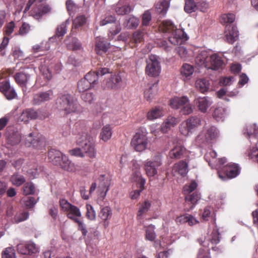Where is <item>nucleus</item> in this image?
Instances as JSON below:
<instances>
[{
	"instance_id": "nucleus-1",
	"label": "nucleus",
	"mask_w": 258,
	"mask_h": 258,
	"mask_svg": "<svg viewBox=\"0 0 258 258\" xmlns=\"http://www.w3.org/2000/svg\"><path fill=\"white\" fill-rule=\"evenodd\" d=\"M76 133L82 134L81 138L77 140V144L81 147L84 155L90 158H94L96 156V150L95 148V144L92 138L86 133V127L84 123L77 122L75 124Z\"/></svg>"
},
{
	"instance_id": "nucleus-2",
	"label": "nucleus",
	"mask_w": 258,
	"mask_h": 258,
	"mask_svg": "<svg viewBox=\"0 0 258 258\" xmlns=\"http://www.w3.org/2000/svg\"><path fill=\"white\" fill-rule=\"evenodd\" d=\"M159 29L163 33L171 34L168 40L174 45L181 44L187 40V34L182 29H177L175 25L170 21H163L159 26Z\"/></svg>"
},
{
	"instance_id": "nucleus-3",
	"label": "nucleus",
	"mask_w": 258,
	"mask_h": 258,
	"mask_svg": "<svg viewBox=\"0 0 258 258\" xmlns=\"http://www.w3.org/2000/svg\"><path fill=\"white\" fill-rule=\"evenodd\" d=\"M42 0H29L25 8L24 12L30 10L31 7L34 5L29 12L30 15L37 20L50 13L51 11L50 6L46 3H41Z\"/></svg>"
},
{
	"instance_id": "nucleus-4",
	"label": "nucleus",
	"mask_w": 258,
	"mask_h": 258,
	"mask_svg": "<svg viewBox=\"0 0 258 258\" xmlns=\"http://www.w3.org/2000/svg\"><path fill=\"white\" fill-rule=\"evenodd\" d=\"M57 103L66 115L77 113L80 110V106L78 101L69 94H60L57 98Z\"/></svg>"
},
{
	"instance_id": "nucleus-5",
	"label": "nucleus",
	"mask_w": 258,
	"mask_h": 258,
	"mask_svg": "<svg viewBox=\"0 0 258 258\" xmlns=\"http://www.w3.org/2000/svg\"><path fill=\"white\" fill-rule=\"evenodd\" d=\"M201 125V118L197 116L189 117L179 125V131L184 136L192 134Z\"/></svg>"
},
{
	"instance_id": "nucleus-6",
	"label": "nucleus",
	"mask_w": 258,
	"mask_h": 258,
	"mask_svg": "<svg viewBox=\"0 0 258 258\" xmlns=\"http://www.w3.org/2000/svg\"><path fill=\"white\" fill-rule=\"evenodd\" d=\"M59 205L61 210L65 212L67 217L74 221L78 217L82 216L80 209L76 206L70 203L67 200L62 199L59 200Z\"/></svg>"
},
{
	"instance_id": "nucleus-7",
	"label": "nucleus",
	"mask_w": 258,
	"mask_h": 258,
	"mask_svg": "<svg viewBox=\"0 0 258 258\" xmlns=\"http://www.w3.org/2000/svg\"><path fill=\"white\" fill-rule=\"evenodd\" d=\"M240 173V168L237 164L230 163L224 166L218 171L219 177L222 180L236 177Z\"/></svg>"
},
{
	"instance_id": "nucleus-8",
	"label": "nucleus",
	"mask_w": 258,
	"mask_h": 258,
	"mask_svg": "<svg viewBox=\"0 0 258 258\" xmlns=\"http://www.w3.org/2000/svg\"><path fill=\"white\" fill-rule=\"evenodd\" d=\"M148 143L146 134L143 131H139L133 136L131 145L136 151L142 152L146 149Z\"/></svg>"
},
{
	"instance_id": "nucleus-9",
	"label": "nucleus",
	"mask_w": 258,
	"mask_h": 258,
	"mask_svg": "<svg viewBox=\"0 0 258 258\" xmlns=\"http://www.w3.org/2000/svg\"><path fill=\"white\" fill-rule=\"evenodd\" d=\"M146 63V74L153 77L158 76L161 72V67L157 56L155 55H150Z\"/></svg>"
},
{
	"instance_id": "nucleus-10",
	"label": "nucleus",
	"mask_w": 258,
	"mask_h": 258,
	"mask_svg": "<svg viewBox=\"0 0 258 258\" xmlns=\"http://www.w3.org/2000/svg\"><path fill=\"white\" fill-rule=\"evenodd\" d=\"M162 165V158L160 155L154 156L153 161H147L144 164V168L147 176L153 177L157 174V168Z\"/></svg>"
},
{
	"instance_id": "nucleus-11",
	"label": "nucleus",
	"mask_w": 258,
	"mask_h": 258,
	"mask_svg": "<svg viewBox=\"0 0 258 258\" xmlns=\"http://www.w3.org/2000/svg\"><path fill=\"white\" fill-rule=\"evenodd\" d=\"M53 96L52 90L44 92H39L34 94L31 100L33 105H39L43 103L50 101Z\"/></svg>"
},
{
	"instance_id": "nucleus-12",
	"label": "nucleus",
	"mask_w": 258,
	"mask_h": 258,
	"mask_svg": "<svg viewBox=\"0 0 258 258\" xmlns=\"http://www.w3.org/2000/svg\"><path fill=\"white\" fill-rule=\"evenodd\" d=\"M202 135H199L197 137V141L204 143L216 140L219 136V131L215 126H211L205 130V139L202 140Z\"/></svg>"
},
{
	"instance_id": "nucleus-13",
	"label": "nucleus",
	"mask_w": 258,
	"mask_h": 258,
	"mask_svg": "<svg viewBox=\"0 0 258 258\" xmlns=\"http://www.w3.org/2000/svg\"><path fill=\"white\" fill-rule=\"evenodd\" d=\"M5 135L7 143L11 146L16 145L21 142V136L20 134L12 127H7Z\"/></svg>"
},
{
	"instance_id": "nucleus-14",
	"label": "nucleus",
	"mask_w": 258,
	"mask_h": 258,
	"mask_svg": "<svg viewBox=\"0 0 258 258\" xmlns=\"http://www.w3.org/2000/svg\"><path fill=\"white\" fill-rule=\"evenodd\" d=\"M239 36V31L235 26L226 25L225 30V37L227 42L233 44L237 40Z\"/></svg>"
},
{
	"instance_id": "nucleus-15",
	"label": "nucleus",
	"mask_w": 258,
	"mask_h": 258,
	"mask_svg": "<svg viewBox=\"0 0 258 258\" xmlns=\"http://www.w3.org/2000/svg\"><path fill=\"white\" fill-rule=\"evenodd\" d=\"M44 142L42 137L34 136V134L30 133L26 138L25 145L28 147L39 149L44 145Z\"/></svg>"
},
{
	"instance_id": "nucleus-16",
	"label": "nucleus",
	"mask_w": 258,
	"mask_h": 258,
	"mask_svg": "<svg viewBox=\"0 0 258 258\" xmlns=\"http://www.w3.org/2000/svg\"><path fill=\"white\" fill-rule=\"evenodd\" d=\"M179 120L177 118L169 115L162 124L160 131L162 133H167L172 127L178 124Z\"/></svg>"
},
{
	"instance_id": "nucleus-17",
	"label": "nucleus",
	"mask_w": 258,
	"mask_h": 258,
	"mask_svg": "<svg viewBox=\"0 0 258 258\" xmlns=\"http://www.w3.org/2000/svg\"><path fill=\"white\" fill-rule=\"evenodd\" d=\"M201 215L203 221H207L211 219L213 224L217 228L216 214L213 207L211 206L206 207L203 211L201 212Z\"/></svg>"
},
{
	"instance_id": "nucleus-18",
	"label": "nucleus",
	"mask_w": 258,
	"mask_h": 258,
	"mask_svg": "<svg viewBox=\"0 0 258 258\" xmlns=\"http://www.w3.org/2000/svg\"><path fill=\"white\" fill-rule=\"evenodd\" d=\"M186 150L185 147L180 145H176L168 153V156L172 159H179L184 157Z\"/></svg>"
},
{
	"instance_id": "nucleus-19",
	"label": "nucleus",
	"mask_w": 258,
	"mask_h": 258,
	"mask_svg": "<svg viewBox=\"0 0 258 258\" xmlns=\"http://www.w3.org/2000/svg\"><path fill=\"white\" fill-rule=\"evenodd\" d=\"M110 47V43L104 40L103 38H98L96 39L95 50L98 55H102L106 53Z\"/></svg>"
},
{
	"instance_id": "nucleus-20",
	"label": "nucleus",
	"mask_w": 258,
	"mask_h": 258,
	"mask_svg": "<svg viewBox=\"0 0 258 258\" xmlns=\"http://www.w3.org/2000/svg\"><path fill=\"white\" fill-rule=\"evenodd\" d=\"M64 155L59 151L53 149H50L48 152V157L50 162L57 166L60 164Z\"/></svg>"
},
{
	"instance_id": "nucleus-21",
	"label": "nucleus",
	"mask_w": 258,
	"mask_h": 258,
	"mask_svg": "<svg viewBox=\"0 0 258 258\" xmlns=\"http://www.w3.org/2000/svg\"><path fill=\"white\" fill-rule=\"evenodd\" d=\"M164 115L163 108L159 106L151 109L147 114V118L149 120H153L162 117Z\"/></svg>"
},
{
	"instance_id": "nucleus-22",
	"label": "nucleus",
	"mask_w": 258,
	"mask_h": 258,
	"mask_svg": "<svg viewBox=\"0 0 258 258\" xmlns=\"http://www.w3.org/2000/svg\"><path fill=\"white\" fill-rule=\"evenodd\" d=\"M122 82V78L119 74H114L111 76L110 78L106 82V87L111 89L118 88Z\"/></svg>"
},
{
	"instance_id": "nucleus-23",
	"label": "nucleus",
	"mask_w": 258,
	"mask_h": 258,
	"mask_svg": "<svg viewBox=\"0 0 258 258\" xmlns=\"http://www.w3.org/2000/svg\"><path fill=\"white\" fill-rule=\"evenodd\" d=\"M194 103L199 110L203 113L207 111L211 104L208 97H198L195 99Z\"/></svg>"
},
{
	"instance_id": "nucleus-24",
	"label": "nucleus",
	"mask_w": 258,
	"mask_h": 258,
	"mask_svg": "<svg viewBox=\"0 0 258 258\" xmlns=\"http://www.w3.org/2000/svg\"><path fill=\"white\" fill-rule=\"evenodd\" d=\"M223 63L222 58L217 54H213L210 57L208 69L216 70L221 68Z\"/></svg>"
},
{
	"instance_id": "nucleus-25",
	"label": "nucleus",
	"mask_w": 258,
	"mask_h": 258,
	"mask_svg": "<svg viewBox=\"0 0 258 258\" xmlns=\"http://www.w3.org/2000/svg\"><path fill=\"white\" fill-rule=\"evenodd\" d=\"M188 102V99L185 96L175 97L170 100V106L173 108L178 109L182 107Z\"/></svg>"
},
{
	"instance_id": "nucleus-26",
	"label": "nucleus",
	"mask_w": 258,
	"mask_h": 258,
	"mask_svg": "<svg viewBox=\"0 0 258 258\" xmlns=\"http://www.w3.org/2000/svg\"><path fill=\"white\" fill-rule=\"evenodd\" d=\"M60 167L69 172H74L77 170L76 165L69 160L67 156L64 155L62 157L60 164L58 165Z\"/></svg>"
},
{
	"instance_id": "nucleus-27",
	"label": "nucleus",
	"mask_w": 258,
	"mask_h": 258,
	"mask_svg": "<svg viewBox=\"0 0 258 258\" xmlns=\"http://www.w3.org/2000/svg\"><path fill=\"white\" fill-rule=\"evenodd\" d=\"M148 86V88H147L144 91V97L147 101L151 102L157 94V84H149Z\"/></svg>"
},
{
	"instance_id": "nucleus-28",
	"label": "nucleus",
	"mask_w": 258,
	"mask_h": 258,
	"mask_svg": "<svg viewBox=\"0 0 258 258\" xmlns=\"http://www.w3.org/2000/svg\"><path fill=\"white\" fill-rule=\"evenodd\" d=\"M194 72V68L188 63H183L180 68V74L183 79H189Z\"/></svg>"
},
{
	"instance_id": "nucleus-29",
	"label": "nucleus",
	"mask_w": 258,
	"mask_h": 258,
	"mask_svg": "<svg viewBox=\"0 0 258 258\" xmlns=\"http://www.w3.org/2000/svg\"><path fill=\"white\" fill-rule=\"evenodd\" d=\"M111 215L112 212L110 207L106 206L101 209L99 216L104 221V226L105 227L108 226L109 222L107 220L110 219Z\"/></svg>"
},
{
	"instance_id": "nucleus-30",
	"label": "nucleus",
	"mask_w": 258,
	"mask_h": 258,
	"mask_svg": "<svg viewBox=\"0 0 258 258\" xmlns=\"http://www.w3.org/2000/svg\"><path fill=\"white\" fill-rule=\"evenodd\" d=\"M16 83L20 86H26L30 78V76L23 72L17 73L14 76Z\"/></svg>"
},
{
	"instance_id": "nucleus-31",
	"label": "nucleus",
	"mask_w": 258,
	"mask_h": 258,
	"mask_svg": "<svg viewBox=\"0 0 258 258\" xmlns=\"http://www.w3.org/2000/svg\"><path fill=\"white\" fill-rule=\"evenodd\" d=\"M112 134V131L111 127L109 124H106L101 129L99 138L104 142H107L111 138Z\"/></svg>"
},
{
	"instance_id": "nucleus-32",
	"label": "nucleus",
	"mask_w": 258,
	"mask_h": 258,
	"mask_svg": "<svg viewBox=\"0 0 258 258\" xmlns=\"http://www.w3.org/2000/svg\"><path fill=\"white\" fill-rule=\"evenodd\" d=\"M169 3L166 0H162L155 5V10L157 13L164 16L169 8Z\"/></svg>"
},
{
	"instance_id": "nucleus-33",
	"label": "nucleus",
	"mask_w": 258,
	"mask_h": 258,
	"mask_svg": "<svg viewBox=\"0 0 258 258\" xmlns=\"http://www.w3.org/2000/svg\"><path fill=\"white\" fill-rule=\"evenodd\" d=\"M199 2L196 3L194 0H185L184 10L188 14L197 11L199 9Z\"/></svg>"
},
{
	"instance_id": "nucleus-34",
	"label": "nucleus",
	"mask_w": 258,
	"mask_h": 258,
	"mask_svg": "<svg viewBox=\"0 0 258 258\" xmlns=\"http://www.w3.org/2000/svg\"><path fill=\"white\" fill-rule=\"evenodd\" d=\"M151 206V204L148 200L144 201L142 203H140L139 210L137 214L138 219H141L142 216L148 212Z\"/></svg>"
},
{
	"instance_id": "nucleus-35",
	"label": "nucleus",
	"mask_w": 258,
	"mask_h": 258,
	"mask_svg": "<svg viewBox=\"0 0 258 258\" xmlns=\"http://www.w3.org/2000/svg\"><path fill=\"white\" fill-rule=\"evenodd\" d=\"M196 60L197 62H199L202 65H204L206 68H208L210 57L207 51H202L196 57Z\"/></svg>"
},
{
	"instance_id": "nucleus-36",
	"label": "nucleus",
	"mask_w": 258,
	"mask_h": 258,
	"mask_svg": "<svg viewBox=\"0 0 258 258\" xmlns=\"http://www.w3.org/2000/svg\"><path fill=\"white\" fill-rule=\"evenodd\" d=\"M187 163L184 161H180L174 165V169L182 176L185 175L187 172Z\"/></svg>"
},
{
	"instance_id": "nucleus-37",
	"label": "nucleus",
	"mask_w": 258,
	"mask_h": 258,
	"mask_svg": "<svg viewBox=\"0 0 258 258\" xmlns=\"http://www.w3.org/2000/svg\"><path fill=\"white\" fill-rule=\"evenodd\" d=\"M210 86L209 81L204 79H198L196 82V88L202 93L207 92Z\"/></svg>"
},
{
	"instance_id": "nucleus-38",
	"label": "nucleus",
	"mask_w": 258,
	"mask_h": 258,
	"mask_svg": "<svg viewBox=\"0 0 258 258\" xmlns=\"http://www.w3.org/2000/svg\"><path fill=\"white\" fill-rule=\"evenodd\" d=\"M99 180L100 183L98 185V188L101 191V195H102V192L105 190L104 194L102 195L103 197H105L109 189L108 181L107 180H105V176L103 175L100 176Z\"/></svg>"
},
{
	"instance_id": "nucleus-39",
	"label": "nucleus",
	"mask_w": 258,
	"mask_h": 258,
	"mask_svg": "<svg viewBox=\"0 0 258 258\" xmlns=\"http://www.w3.org/2000/svg\"><path fill=\"white\" fill-rule=\"evenodd\" d=\"M114 11L118 15H124L133 11V9L130 5L121 6L118 4L114 8Z\"/></svg>"
},
{
	"instance_id": "nucleus-40",
	"label": "nucleus",
	"mask_w": 258,
	"mask_h": 258,
	"mask_svg": "<svg viewBox=\"0 0 258 258\" xmlns=\"http://www.w3.org/2000/svg\"><path fill=\"white\" fill-rule=\"evenodd\" d=\"M185 195V200L186 202L189 203L193 205L197 203L201 197L200 194L198 191H195L192 194Z\"/></svg>"
},
{
	"instance_id": "nucleus-41",
	"label": "nucleus",
	"mask_w": 258,
	"mask_h": 258,
	"mask_svg": "<svg viewBox=\"0 0 258 258\" xmlns=\"http://www.w3.org/2000/svg\"><path fill=\"white\" fill-rule=\"evenodd\" d=\"M92 87L88 81L83 78L81 79L78 83V89L80 92L83 93L88 91V90Z\"/></svg>"
},
{
	"instance_id": "nucleus-42",
	"label": "nucleus",
	"mask_w": 258,
	"mask_h": 258,
	"mask_svg": "<svg viewBox=\"0 0 258 258\" xmlns=\"http://www.w3.org/2000/svg\"><path fill=\"white\" fill-rule=\"evenodd\" d=\"M84 79L90 83V85L94 87L98 80V76L96 71H90L86 75Z\"/></svg>"
},
{
	"instance_id": "nucleus-43",
	"label": "nucleus",
	"mask_w": 258,
	"mask_h": 258,
	"mask_svg": "<svg viewBox=\"0 0 258 258\" xmlns=\"http://www.w3.org/2000/svg\"><path fill=\"white\" fill-rule=\"evenodd\" d=\"M235 19V16L232 13L224 14L221 15L220 18V22L222 24H231Z\"/></svg>"
},
{
	"instance_id": "nucleus-44",
	"label": "nucleus",
	"mask_w": 258,
	"mask_h": 258,
	"mask_svg": "<svg viewBox=\"0 0 258 258\" xmlns=\"http://www.w3.org/2000/svg\"><path fill=\"white\" fill-rule=\"evenodd\" d=\"M67 47L69 49L73 51L80 50L82 49V44L80 41L76 38H73L71 41L68 44Z\"/></svg>"
},
{
	"instance_id": "nucleus-45",
	"label": "nucleus",
	"mask_w": 258,
	"mask_h": 258,
	"mask_svg": "<svg viewBox=\"0 0 258 258\" xmlns=\"http://www.w3.org/2000/svg\"><path fill=\"white\" fill-rule=\"evenodd\" d=\"M86 22V18L84 15L77 16L73 21V29H77L83 26Z\"/></svg>"
},
{
	"instance_id": "nucleus-46",
	"label": "nucleus",
	"mask_w": 258,
	"mask_h": 258,
	"mask_svg": "<svg viewBox=\"0 0 258 258\" xmlns=\"http://www.w3.org/2000/svg\"><path fill=\"white\" fill-rule=\"evenodd\" d=\"M225 114V109L221 107L216 108L213 113V117L217 121L223 120Z\"/></svg>"
},
{
	"instance_id": "nucleus-47",
	"label": "nucleus",
	"mask_w": 258,
	"mask_h": 258,
	"mask_svg": "<svg viewBox=\"0 0 258 258\" xmlns=\"http://www.w3.org/2000/svg\"><path fill=\"white\" fill-rule=\"evenodd\" d=\"M11 181L13 184L19 186L25 182V178L23 175L15 174L11 177Z\"/></svg>"
},
{
	"instance_id": "nucleus-48",
	"label": "nucleus",
	"mask_w": 258,
	"mask_h": 258,
	"mask_svg": "<svg viewBox=\"0 0 258 258\" xmlns=\"http://www.w3.org/2000/svg\"><path fill=\"white\" fill-rule=\"evenodd\" d=\"M143 32L139 30L136 31L133 34L131 42L134 44L141 43L143 40Z\"/></svg>"
},
{
	"instance_id": "nucleus-49",
	"label": "nucleus",
	"mask_w": 258,
	"mask_h": 258,
	"mask_svg": "<svg viewBox=\"0 0 258 258\" xmlns=\"http://www.w3.org/2000/svg\"><path fill=\"white\" fill-rule=\"evenodd\" d=\"M198 184L195 181H192L188 185L184 186L183 193L184 195H188L193 192L197 187Z\"/></svg>"
},
{
	"instance_id": "nucleus-50",
	"label": "nucleus",
	"mask_w": 258,
	"mask_h": 258,
	"mask_svg": "<svg viewBox=\"0 0 258 258\" xmlns=\"http://www.w3.org/2000/svg\"><path fill=\"white\" fill-rule=\"evenodd\" d=\"M139 19L134 16L130 17L127 21L126 27L128 29L136 28L139 24Z\"/></svg>"
},
{
	"instance_id": "nucleus-51",
	"label": "nucleus",
	"mask_w": 258,
	"mask_h": 258,
	"mask_svg": "<svg viewBox=\"0 0 258 258\" xmlns=\"http://www.w3.org/2000/svg\"><path fill=\"white\" fill-rule=\"evenodd\" d=\"M29 217L28 212H22L15 215L13 221L15 223H18L27 220Z\"/></svg>"
},
{
	"instance_id": "nucleus-52",
	"label": "nucleus",
	"mask_w": 258,
	"mask_h": 258,
	"mask_svg": "<svg viewBox=\"0 0 258 258\" xmlns=\"http://www.w3.org/2000/svg\"><path fill=\"white\" fill-rule=\"evenodd\" d=\"M26 110L29 120L37 118L42 119V117L39 114L40 112L39 110H36L33 108H28L26 109Z\"/></svg>"
},
{
	"instance_id": "nucleus-53",
	"label": "nucleus",
	"mask_w": 258,
	"mask_h": 258,
	"mask_svg": "<svg viewBox=\"0 0 258 258\" xmlns=\"http://www.w3.org/2000/svg\"><path fill=\"white\" fill-rule=\"evenodd\" d=\"M81 98L85 102L91 104L95 99V95L93 93L88 91L82 94Z\"/></svg>"
},
{
	"instance_id": "nucleus-54",
	"label": "nucleus",
	"mask_w": 258,
	"mask_h": 258,
	"mask_svg": "<svg viewBox=\"0 0 258 258\" xmlns=\"http://www.w3.org/2000/svg\"><path fill=\"white\" fill-rule=\"evenodd\" d=\"M39 70L44 78L49 80L52 78V71L45 65H41L39 67Z\"/></svg>"
},
{
	"instance_id": "nucleus-55",
	"label": "nucleus",
	"mask_w": 258,
	"mask_h": 258,
	"mask_svg": "<svg viewBox=\"0 0 258 258\" xmlns=\"http://www.w3.org/2000/svg\"><path fill=\"white\" fill-rule=\"evenodd\" d=\"M68 23V22L66 21L58 26L56 30V35L57 37H62L66 33Z\"/></svg>"
},
{
	"instance_id": "nucleus-56",
	"label": "nucleus",
	"mask_w": 258,
	"mask_h": 258,
	"mask_svg": "<svg viewBox=\"0 0 258 258\" xmlns=\"http://www.w3.org/2000/svg\"><path fill=\"white\" fill-rule=\"evenodd\" d=\"M2 258H16L15 250L13 247L6 248L2 252Z\"/></svg>"
},
{
	"instance_id": "nucleus-57",
	"label": "nucleus",
	"mask_w": 258,
	"mask_h": 258,
	"mask_svg": "<svg viewBox=\"0 0 258 258\" xmlns=\"http://www.w3.org/2000/svg\"><path fill=\"white\" fill-rule=\"evenodd\" d=\"M86 208L87 212L86 214V217L90 220H94L96 219V212L94 208L90 204H86Z\"/></svg>"
},
{
	"instance_id": "nucleus-58",
	"label": "nucleus",
	"mask_w": 258,
	"mask_h": 258,
	"mask_svg": "<svg viewBox=\"0 0 258 258\" xmlns=\"http://www.w3.org/2000/svg\"><path fill=\"white\" fill-rule=\"evenodd\" d=\"M15 27V24L14 22L11 21L8 24L4 27V34L5 36H9L13 32Z\"/></svg>"
},
{
	"instance_id": "nucleus-59",
	"label": "nucleus",
	"mask_w": 258,
	"mask_h": 258,
	"mask_svg": "<svg viewBox=\"0 0 258 258\" xmlns=\"http://www.w3.org/2000/svg\"><path fill=\"white\" fill-rule=\"evenodd\" d=\"M35 192V186L32 182H27L23 187V194L25 195H33Z\"/></svg>"
},
{
	"instance_id": "nucleus-60",
	"label": "nucleus",
	"mask_w": 258,
	"mask_h": 258,
	"mask_svg": "<svg viewBox=\"0 0 258 258\" xmlns=\"http://www.w3.org/2000/svg\"><path fill=\"white\" fill-rule=\"evenodd\" d=\"M3 94L5 96L8 100L14 99L17 96V93L14 89L10 86V88L6 90V92H4Z\"/></svg>"
},
{
	"instance_id": "nucleus-61",
	"label": "nucleus",
	"mask_w": 258,
	"mask_h": 258,
	"mask_svg": "<svg viewBox=\"0 0 258 258\" xmlns=\"http://www.w3.org/2000/svg\"><path fill=\"white\" fill-rule=\"evenodd\" d=\"M151 14L149 11H146L142 16V24L143 26H148L151 20Z\"/></svg>"
},
{
	"instance_id": "nucleus-62",
	"label": "nucleus",
	"mask_w": 258,
	"mask_h": 258,
	"mask_svg": "<svg viewBox=\"0 0 258 258\" xmlns=\"http://www.w3.org/2000/svg\"><path fill=\"white\" fill-rule=\"evenodd\" d=\"M116 23V18L115 17L109 15L106 16L104 19L102 20L100 22V26H105L109 23Z\"/></svg>"
},
{
	"instance_id": "nucleus-63",
	"label": "nucleus",
	"mask_w": 258,
	"mask_h": 258,
	"mask_svg": "<svg viewBox=\"0 0 258 258\" xmlns=\"http://www.w3.org/2000/svg\"><path fill=\"white\" fill-rule=\"evenodd\" d=\"M248 156L254 162L258 163V148L256 147H252L248 154Z\"/></svg>"
},
{
	"instance_id": "nucleus-64",
	"label": "nucleus",
	"mask_w": 258,
	"mask_h": 258,
	"mask_svg": "<svg viewBox=\"0 0 258 258\" xmlns=\"http://www.w3.org/2000/svg\"><path fill=\"white\" fill-rule=\"evenodd\" d=\"M176 53L183 59H185L187 56V50L182 46H179L176 48Z\"/></svg>"
}]
</instances>
